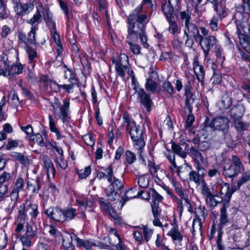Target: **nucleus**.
I'll use <instances>...</instances> for the list:
<instances>
[{
  "mask_svg": "<svg viewBox=\"0 0 250 250\" xmlns=\"http://www.w3.org/2000/svg\"><path fill=\"white\" fill-rule=\"evenodd\" d=\"M238 34H248L250 32V24L248 19L244 17L241 13L237 12L234 15Z\"/></svg>",
  "mask_w": 250,
  "mask_h": 250,
  "instance_id": "nucleus-12",
  "label": "nucleus"
},
{
  "mask_svg": "<svg viewBox=\"0 0 250 250\" xmlns=\"http://www.w3.org/2000/svg\"><path fill=\"white\" fill-rule=\"evenodd\" d=\"M171 149L174 154L176 153L183 158L186 157L187 153L182 150V147L179 145L174 143H172Z\"/></svg>",
  "mask_w": 250,
  "mask_h": 250,
  "instance_id": "nucleus-52",
  "label": "nucleus"
},
{
  "mask_svg": "<svg viewBox=\"0 0 250 250\" xmlns=\"http://www.w3.org/2000/svg\"><path fill=\"white\" fill-rule=\"evenodd\" d=\"M158 78V75L157 72L152 71L149 73L145 85L146 91L151 94H160L161 87L159 84L154 80Z\"/></svg>",
  "mask_w": 250,
  "mask_h": 250,
  "instance_id": "nucleus-11",
  "label": "nucleus"
},
{
  "mask_svg": "<svg viewBox=\"0 0 250 250\" xmlns=\"http://www.w3.org/2000/svg\"><path fill=\"white\" fill-rule=\"evenodd\" d=\"M216 188L217 190L222 195V197H220V198H223V199H224L226 201V203H228V205H229L231 195L234 190H233L232 189H230L229 184L224 182H222L220 185H218Z\"/></svg>",
  "mask_w": 250,
  "mask_h": 250,
  "instance_id": "nucleus-18",
  "label": "nucleus"
},
{
  "mask_svg": "<svg viewBox=\"0 0 250 250\" xmlns=\"http://www.w3.org/2000/svg\"><path fill=\"white\" fill-rule=\"evenodd\" d=\"M24 185V179L21 177H19L16 180L11 189L20 192L23 190Z\"/></svg>",
  "mask_w": 250,
  "mask_h": 250,
  "instance_id": "nucleus-46",
  "label": "nucleus"
},
{
  "mask_svg": "<svg viewBox=\"0 0 250 250\" xmlns=\"http://www.w3.org/2000/svg\"><path fill=\"white\" fill-rule=\"evenodd\" d=\"M205 175V174L192 170L188 173L189 181L194 182L197 185H200V184L205 181L204 177Z\"/></svg>",
  "mask_w": 250,
  "mask_h": 250,
  "instance_id": "nucleus-25",
  "label": "nucleus"
},
{
  "mask_svg": "<svg viewBox=\"0 0 250 250\" xmlns=\"http://www.w3.org/2000/svg\"><path fill=\"white\" fill-rule=\"evenodd\" d=\"M76 202L81 208H83L84 209H86L87 207H91L93 205L91 200L88 199L83 195L78 197L76 199Z\"/></svg>",
  "mask_w": 250,
  "mask_h": 250,
  "instance_id": "nucleus-32",
  "label": "nucleus"
},
{
  "mask_svg": "<svg viewBox=\"0 0 250 250\" xmlns=\"http://www.w3.org/2000/svg\"><path fill=\"white\" fill-rule=\"evenodd\" d=\"M48 119L49 126L51 131L55 133L57 140H61L62 138V136L61 135V132L56 126L55 121L54 118L51 115H49Z\"/></svg>",
  "mask_w": 250,
  "mask_h": 250,
  "instance_id": "nucleus-34",
  "label": "nucleus"
},
{
  "mask_svg": "<svg viewBox=\"0 0 250 250\" xmlns=\"http://www.w3.org/2000/svg\"><path fill=\"white\" fill-rule=\"evenodd\" d=\"M150 178L146 174L142 175L138 177L137 183L141 188H147L149 185Z\"/></svg>",
  "mask_w": 250,
  "mask_h": 250,
  "instance_id": "nucleus-42",
  "label": "nucleus"
},
{
  "mask_svg": "<svg viewBox=\"0 0 250 250\" xmlns=\"http://www.w3.org/2000/svg\"><path fill=\"white\" fill-rule=\"evenodd\" d=\"M213 5V9L222 20L227 15V9L226 6V0H207Z\"/></svg>",
  "mask_w": 250,
  "mask_h": 250,
  "instance_id": "nucleus-17",
  "label": "nucleus"
},
{
  "mask_svg": "<svg viewBox=\"0 0 250 250\" xmlns=\"http://www.w3.org/2000/svg\"><path fill=\"white\" fill-rule=\"evenodd\" d=\"M77 214L78 212L74 208L70 207L63 209V223L74 219Z\"/></svg>",
  "mask_w": 250,
  "mask_h": 250,
  "instance_id": "nucleus-27",
  "label": "nucleus"
},
{
  "mask_svg": "<svg viewBox=\"0 0 250 250\" xmlns=\"http://www.w3.org/2000/svg\"><path fill=\"white\" fill-rule=\"evenodd\" d=\"M136 228H139V227H136ZM139 228L142 229L144 239L146 242H148L152 236L153 230L145 226H143L141 228L139 227Z\"/></svg>",
  "mask_w": 250,
  "mask_h": 250,
  "instance_id": "nucleus-51",
  "label": "nucleus"
},
{
  "mask_svg": "<svg viewBox=\"0 0 250 250\" xmlns=\"http://www.w3.org/2000/svg\"><path fill=\"white\" fill-rule=\"evenodd\" d=\"M125 42L128 44L130 52L134 55H138L141 53V47L136 43V38H133L127 31Z\"/></svg>",
  "mask_w": 250,
  "mask_h": 250,
  "instance_id": "nucleus-19",
  "label": "nucleus"
},
{
  "mask_svg": "<svg viewBox=\"0 0 250 250\" xmlns=\"http://www.w3.org/2000/svg\"><path fill=\"white\" fill-rule=\"evenodd\" d=\"M213 51L215 55L216 61L218 63L222 65L225 60V56L221 46L219 44L215 46V48H214Z\"/></svg>",
  "mask_w": 250,
  "mask_h": 250,
  "instance_id": "nucleus-35",
  "label": "nucleus"
},
{
  "mask_svg": "<svg viewBox=\"0 0 250 250\" xmlns=\"http://www.w3.org/2000/svg\"><path fill=\"white\" fill-rule=\"evenodd\" d=\"M1 62L3 65H0V75H3L10 81H15L17 76L23 72L24 66L20 62L9 65L5 60Z\"/></svg>",
  "mask_w": 250,
  "mask_h": 250,
  "instance_id": "nucleus-7",
  "label": "nucleus"
},
{
  "mask_svg": "<svg viewBox=\"0 0 250 250\" xmlns=\"http://www.w3.org/2000/svg\"><path fill=\"white\" fill-rule=\"evenodd\" d=\"M135 188H130L128 190H127L125 192V197H122L121 200L120 201L119 204L121 205V208H122L124 205L125 204L127 201L128 200L135 198L136 196H138L139 197H141V198L148 200L150 199V196L151 195V190L152 189H150L149 190L147 191L146 190H141L140 191L138 192L137 193L133 196H128V194L131 192L133 191L134 190H135Z\"/></svg>",
  "mask_w": 250,
  "mask_h": 250,
  "instance_id": "nucleus-13",
  "label": "nucleus"
},
{
  "mask_svg": "<svg viewBox=\"0 0 250 250\" xmlns=\"http://www.w3.org/2000/svg\"><path fill=\"white\" fill-rule=\"evenodd\" d=\"M42 166L46 172L48 178H54L56 170L51 159L47 155H43L42 158Z\"/></svg>",
  "mask_w": 250,
  "mask_h": 250,
  "instance_id": "nucleus-21",
  "label": "nucleus"
},
{
  "mask_svg": "<svg viewBox=\"0 0 250 250\" xmlns=\"http://www.w3.org/2000/svg\"><path fill=\"white\" fill-rule=\"evenodd\" d=\"M26 184L27 190L31 191L34 194H37L41 188L42 181L39 177L35 179L28 178Z\"/></svg>",
  "mask_w": 250,
  "mask_h": 250,
  "instance_id": "nucleus-22",
  "label": "nucleus"
},
{
  "mask_svg": "<svg viewBox=\"0 0 250 250\" xmlns=\"http://www.w3.org/2000/svg\"><path fill=\"white\" fill-rule=\"evenodd\" d=\"M185 36H193L196 42L201 38V35L199 33V29L196 25L192 22L185 25L184 30Z\"/></svg>",
  "mask_w": 250,
  "mask_h": 250,
  "instance_id": "nucleus-20",
  "label": "nucleus"
},
{
  "mask_svg": "<svg viewBox=\"0 0 250 250\" xmlns=\"http://www.w3.org/2000/svg\"><path fill=\"white\" fill-rule=\"evenodd\" d=\"M44 214L53 221L63 223V209L58 207H50L44 211Z\"/></svg>",
  "mask_w": 250,
  "mask_h": 250,
  "instance_id": "nucleus-15",
  "label": "nucleus"
},
{
  "mask_svg": "<svg viewBox=\"0 0 250 250\" xmlns=\"http://www.w3.org/2000/svg\"><path fill=\"white\" fill-rule=\"evenodd\" d=\"M30 139L34 142H36L42 147L46 146L45 143L43 141L42 136L40 133L35 134V135H32V136L30 137Z\"/></svg>",
  "mask_w": 250,
  "mask_h": 250,
  "instance_id": "nucleus-61",
  "label": "nucleus"
},
{
  "mask_svg": "<svg viewBox=\"0 0 250 250\" xmlns=\"http://www.w3.org/2000/svg\"><path fill=\"white\" fill-rule=\"evenodd\" d=\"M98 245L97 243L91 240L81 239L78 240L77 246L83 247L87 250H90L93 246Z\"/></svg>",
  "mask_w": 250,
  "mask_h": 250,
  "instance_id": "nucleus-48",
  "label": "nucleus"
},
{
  "mask_svg": "<svg viewBox=\"0 0 250 250\" xmlns=\"http://www.w3.org/2000/svg\"><path fill=\"white\" fill-rule=\"evenodd\" d=\"M200 185L201 192L205 198H206L208 196H210V195L212 194L211 192L205 181L200 184Z\"/></svg>",
  "mask_w": 250,
  "mask_h": 250,
  "instance_id": "nucleus-63",
  "label": "nucleus"
},
{
  "mask_svg": "<svg viewBox=\"0 0 250 250\" xmlns=\"http://www.w3.org/2000/svg\"><path fill=\"white\" fill-rule=\"evenodd\" d=\"M108 182L110 185L105 189V193L108 199L110 201L119 199L124 188L123 181L121 179L116 177L113 172L110 180Z\"/></svg>",
  "mask_w": 250,
  "mask_h": 250,
  "instance_id": "nucleus-6",
  "label": "nucleus"
},
{
  "mask_svg": "<svg viewBox=\"0 0 250 250\" xmlns=\"http://www.w3.org/2000/svg\"><path fill=\"white\" fill-rule=\"evenodd\" d=\"M125 160L127 164L131 165L136 161V156L135 153L127 150L125 152Z\"/></svg>",
  "mask_w": 250,
  "mask_h": 250,
  "instance_id": "nucleus-57",
  "label": "nucleus"
},
{
  "mask_svg": "<svg viewBox=\"0 0 250 250\" xmlns=\"http://www.w3.org/2000/svg\"><path fill=\"white\" fill-rule=\"evenodd\" d=\"M102 208L104 209L106 212L112 208L110 203L105 199L103 197H100L97 200Z\"/></svg>",
  "mask_w": 250,
  "mask_h": 250,
  "instance_id": "nucleus-54",
  "label": "nucleus"
},
{
  "mask_svg": "<svg viewBox=\"0 0 250 250\" xmlns=\"http://www.w3.org/2000/svg\"><path fill=\"white\" fill-rule=\"evenodd\" d=\"M26 52L28 55L29 61L30 63H33L32 66L35 65V63L38 59V55L36 50L33 48L31 46H27L25 48Z\"/></svg>",
  "mask_w": 250,
  "mask_h": 250,
  "instance_id": "nucleus-31",
  "label": "nucleus"
},
{
  "mask_svg": "<svg viewBox=\"0 0 250 250\" xmlns=\"http://www.w3.org/2000/svg\"><path fill=\"white\" fill-rule=\"evenodd\" d=\"M245 111V108L243 106L238 105L233 106L230 110V116L233 119L242 118Z\"/></svg>",
  "mask_w": 250,
  "mask_h": 250,
  "instance_id": "nucleus-29",
  "label": "nucleus"
},
{
  "mask_svg": "<svg viewBox=\"0 0 250 250\" xmlns=\"http://www.w3.org/2000/svg\"><path fill=\"white\" fill-rule=\"evenodd\" d=\"M121 118V117L119 120ZM121 126L125 127L129 134L134 147L146 145L143 132L140 129V126L136 124L127 112H124L122 116Z\"/></svg>",
  "mask_w": 250,
  "mask_h": 250,
  "instance_id": "nucleus-3",
  "label": "nucleus"
},
{
  "mask_svg": "<svg viewBox=\"0 0 250 250\" xmlns=\"http://www.w3.org/2000/svg\"><path fill=\"white\" fill-rule=\"evenodd\" d=\"M113 172V168L112 164H110L105 169V172H99L97 174V177L101 180L106 177L107 181H109L111 179L112 173Z\"/></svg>",
  "mask_w": 250,
  "mask_h": 250,
  "instance_id": "nucleus-36",
  "label": "nucleus"
},
{
  "mask_svg": "<svg viewBox=\"0 0 250 250\" xmlns=\"http://www.w3.org/2000/svg\"><path fill=\"white\" fill-rule=\"evenodd\" d=\"M91 171V169L90 166H88L83 169L77 170V173L78 174L79 178L85 179L90 174Z\"/></svg>",
  "mask_w": 250,
  "mask_h": 250,
  "instance_id": "nucleus-58",
  "label": "nucleus"
},
{
  "mask_svg": "<svg viewBox=\"0 0 250 250\" xmlns=\"http://www.w3.org/2000/svg\"><path fill=\"white\" fill-rule=\"evenodd\" d=\"M229 205L228 203H225L223 204L222 208L220 209V227L223 228L227 225L229 222L228 214L227 212V208L229 207Z\"/></svg>",
  "mask_w": 250,
  "mask_h": 250,
  "instance_id": "nucleus-30",
  "label": "nucleus"
},
{
  "mask_svg": "<svg viewBox=\"0 0 250 250\" xmlns=\"http://www.w3.org/2000/svg\"><path fill=\"white\" fill-rule=\"evenodd\" d=\"M162 88L165 92H167L171 97L174 94V88L170 82H164L162 84Z\"/></svg>",
  "mask_w": 250,
  "mask_h": 250,
  "instance_id": "nucleus-50",
  "label": "nucleus"
},
{
  "mask_svg": "<svg viewBox=\"0 0 250 250\" xmlns=\"http://www.w3.org/2000/svg\"><path fill=\"white\" fill-rule=\"evenodd\" d=\"M38 28L37 25H33L31 27L30 32L28 33L27 37V40L29 43L30 46L31 45H36V32L38 30Z\"/></svg>",
  "mask_w": 250,
  "mask_h": 250,
  "instance_id": "nucleus-43",
  "label": "nucleus"
},
{
  "mask_svg": "<svg viewBox=\"0 0 250 250\" xmlns=\"http://www.w3.org/2000/svg\"><path fill=\"white\" fill-rule=\"evenodd\" d=\"M64 78L65 79H68L70 83H77V79L73 70L68 68L65 65H64Z\"/></svg>",
  "mask_w": 250,
  "mask_h": 250,
  "instance_id": "nucleus-40",
  "label": "nucleus"
},
{
  "mask_svg": "<svg viewBox=\"0 0 250 250\" xmlns=\"http://www.w3.org/2000/svg\"><path fill=\"white\" fill-rule=\"evenodd\" d=\"M141 6L135 8L128 16L126 20L127 24V31L133 37L139 39L144 48H148L147 37L146 34V25L148 21L147 14H141Z\"/></svg>",
  "mask_w": 250,
  "mask_h": 250,
  "instance_id": "nucleus-1",
  "label": "nucleus"
},
{
  "mask_svg": "<svg viewBox=\"0 0 250 250\" xmlns=\"http://www.w3.org/2000/svg\"><path fill=\"white\" fill-rule=\"evenodd\" d=\"M13 4V7L16 15L18 17H22L24 14H28L34 8L32 3L22 4L20 0H11Z\"/></svg>",
  "mask_w": 250,
  "mask_h": 250,
  "instance_id": "nucleus-14",
  "label": "nucleus"
},
{
  "mask_svg": "<svg viewBox=\"0 0 250 250\" xmlns=\"http://www.w3.org/2000/svg\"><path fill=\"white\" fill-rule=\"evenodd\" d=\"M83 139L87 146L92 147L93 150L94 148L95 140L93 138L92 135L90 133H87L83 136Z\"/></svg>",
  "mask_w": 250,
  "mask_h": 250,
  "instance_id": "nucleus-60",
  "label": "nucleus"
},
{
  "mask_svg": "<svg viewBox=\"0 0 250 250\" xmlns=\"http://www.w3.org/2000/svg\"><path fill=\"white\" fill-rule=\"evenodd\" d=\"M208 175L210 178L219 175L220 171L218 165H213L209 168L208 171Z\"/></svg>",
  "mask_w": 250,
  "mask_h": 250,
  "instance_id": "nucleus-64",
  "label": "nucleus"
},
{
  "mask_svg": "<svg viewBox=\"0 0 250 250\" xmlns=\"http://www.w3.org/2000/svg\"><path fill=\"white\" fill-rule=\"evenodd\" d=\"M197 42H199L201 48L203 50L205 58L208 56L209 50L213 48V46L214 48H215V46L219 45L217 43V39L214 36H208L205 37L201 36L199 40H197Z\"/></svg>",
  "mask_w": 250,
  "mask_h": 250,
  "instance_id": "nucleus-10",
  "label": "nucleus"
},
{
  "mask_svg": "<svg viewBox=\"0 0 250 250\" xmlns=\"http://www.w3.org/2000/svg\"><path fill=\"white\" fill-rule=\"evenodd\" d=\"M112 62L115 64L116 76L124 79L126 72L129 75L132 70L129 65L128 58L125 54H121L118 58H112Z\"/></svg>",
  "mask_w": 250,
  "mask_h": 250,
  "instance_id": "nucleus-8",
  "label": "nucleus"
},
{
  "mask_svg": "<svg viewBox=\"0 0 250 250\" xmlns=\"http://www.w3.org/2000/svg\"><path fill=\"white\" fill-rule=\"evenodd\" d=\"M239 173L231 165H226L224 167L223 174L226 177L232 178L236 176Z\"/></svg>",
  "mask_w": 250,
  "mask_h": 250,
  "instance_id": "nucleus-37",
  "label": "nucleus"
},
{
  "mask_svg": "<svg viewBox=\"0 0 250 250\" xmlns=\"http://www.w3.org/2000/svg\"><path fill=\"white\" fill-rule=\"evenodd\" d=\"M52 107V112L56 119L61 120L63 123H65L70 119V102L64 99L62 104L59 99L54 98V101L50 103Z\"/></svg>",
  "mask_w": 250,
  "mask_h": 250,
  "instance_id": "nucleus-5",
  "label": "nucleus"
},
{
  "mask_svg": "<svg viewBox=\"0 0 250 250\" xmlns=\"http://www.w3.org/2000/svg\"><path fill=\"white\" fill-rule=\"evenodd\" d=\"M233 123L235 127L238 131L246 130L249 126L248 123L243 122L242 118L233 119Z\"/></svg>",
  "mask_w": 250,
  "mask_h": 250,
  "instance_id": "nucleus-44",
  "label": "nucleus"
},
{
  "mask_svg": "<svg viewBox=\"0 0 250 250\" xmlns=\"http://www.w3.org/2000/svg\"><path fill=\"white\" fill-rule=\"evenodd\" d=\"M21 207H23L26 212H28L30 216V220L32 223H35L37 217L39 214L38 205L33 202L26 200L24 202L21 204Z\"/></svg>",
  "mask_w": 250,
  "mask_h": 250,
  "instance_id": "nucleus-16",
  "label": "nucleus"
},
{
  "mask_svg": "<svg viewBox=\"0 0 250 250\" xmlns=\"http://www.w3.org/2000/svg\"><path fill=\"white\" fill-rule=\"evenodd\" d=\"M216 197L219 198V200H217L215 197L212 194H211L210 196L206 198V200L207 204L212 207L216 206L219 203H220L222 201L223 198H220V197L218 196H216Z\"/></svg>",
  "mask_w": 250,
  "mask_h": 250,
  "instance_id": "nucleus-49",
  "label": "nucleus"
},
{
  "mask_svg": "<svg viewBox=\"0 0 250 250\" xmlns=\"http://www.w3.org/2000/svg\"><path fill=\"white\" fill-rule=\"evenodd\" d=\"M18 39L19 43L23 44L25 45V48L27 46H30L27 40V37L24 33L19 31L18 34Z\"/></svg>",
  "mask_w": 250,
  "mask_h": 250,
  "instance_id": "nucleus-62",
  "label": "nucleus"
},
{
  "mask_svg": "<svg viewBox=\"0 0 250 250\" xmlns=\"http://www.w3.org/2000/svg\"><path fill=\"white\" fill-rule=\"evenodd\" d=\"M185 98V108L187 109L189 113H191L192 111V105L194 103L196 96L190 91L184 92Z\"/></svg>",
  "mask_w": 250,
  "mask_h": 250,
  "instance_id": "nucleus-26",
  "label": "nucleus"
},
{
  "mask_svg": "<svg viewBox=\"0 0 250 250\" xmlns=\"http://www.w3.org/2000/svg\"><path fill=\"white\" fill-rule=\"evenodd\" d=\"M179 15L180 20L182 21V22H184L185 25L190 22V21L191 20V12L189 10L188 8H187L186 10L183 11H179L177 15Z\"/></svg>",
  "mask_w": 250,
  "mask_h": 250,
  "instance_id": "nucleus-38",
  "label": "nucleus"
},
{
  "mask_svg": "<svg viewBox=\"0 0 250 250\" xmlns=\"http://www.w3.org/2000/svg\"><path fill=\"white\" fill-rule=\"evenodd\" d=\"M167 235L170 236L173 240L178 241L180 242L183 240V236L178 230V227L175 225L167 233Z\"/></svg>",
  "mask_w": 250,
  "mask_h": 250,
  "instance_id": "nucleus-33",
  "label": "nucleus"
},
{
  "mask_svg": "<svg viewBox=\"0 0 250 250\" xmlns=\"http://www.w3.org/2000/svg\"><path fill=\"white\" fill-rule=\"evenodd\" d=\"M229 119L225 116H217L212 119L211 121L207 118L205 124L206 127H209L213 130L220 131L224 134V139L226 144H229L232 141V138L228 133L229 128Z\"/></svg>",
  "mask_w": 250,
  "mask_h": 250,
  "instance_id": "nucleus-4",
  "label": "nucleus"
},
{
  "mask_svg": "<svg viewBox=\"0 0 250 250\" xmlns=\"http://www.w3.org/2000/svg\"><path fill=\"white\" fill-rule=\"evenodd\" d=\"M232 104V98L228 92H226L222 96L220 101L217 103L218 106L220 109H225L229 108Z\"/></svg>",
  "mask_w": 250,
  "mask_h": 250,
  "instance_id": "nucleus-24",
  "label": "nucleus"
},
{
  "mask_svg": "<svg viewBox=\"0 0 250 250\" xmlns=\"http://www.w3.org/2000/svg\"><path fill=\"white\" fill-rule=\"evenodd\" d=\"M5 98H3L0 100V122L4 121L7 118V115L5 112Z\"/></svg>",
  "mask_w": 250,
  "mask_h": 250,
  "instance_id": "nucleus-56",
  "label": "nucleus"
},
{
  "mask_svg": "<svg viewBox=\"0 0 250 250\" xmlns=\"http://www.w3.org/2000/svg\"><path fill=\"white\" fill-rule=\"evenodd\" d=\"M232 164L231 165L239 173H240L244 170L243 165L240 158L237 156L232 155Z\"/></svg>",
  "mask_w": 250,
  "mask_h": 250,
  "instance_id": "nucleus-45",
  "label": "nucleus"
},
{
  "mask_svg": "<svg viewBox=\"0 0 250 250\" xmlns=\"http://www.w3.org/2000/svg\"><path fill=\"white\" fill-rule=\"evenodd\" d=\"M161 9L168 23V31L173 35H175L178 32L179 29L174 15L177 17V14L181 9V1L161 0Z\"/></svg>",
  "mask_w": 250,
  "mask_h": 250,
  "instance_id": "nucleus-2",
  "label": "nucleus"
},
{
  "mask_svg": "<svg viewBox=\"0 0 250 250\" xmlns=\"http://www.w3.org/2000/svg\"><path fill=\"white\" fill-rule=\"evenodd\" d=\"M169 169L172 172H174L175 169H176L177 173L181 178H183L185 176L184 174L185 170L187 169L188 171V167H184L182 166L177 167L175 162H173V163H170V165L169 166Z\"/></svg>",
  "mask_w": 250,
  "mask_h": 250,
  "instance_id": "nucleus-39",
  "label": "nucleus"
},
{
  "mask_svg": "<svg viewBox=\"0 0 250 250\" xmlns=\"http://www.w3.org/2000/svg\"><path fill=\"white\" fill-rule=\"evenodd\" d=\"M193 213L196 217V220H198L201 221V218L204 219L205 218V208H202L201 206L195 208Z\"/></svg>",
  "mask_w": 250,
  "mask_h": 250,
  "instance_id": "nucleus-55",
  "label": "nucleus"
},
{
  "mask_svg": "<svg viewBox=\"0 0 250 250\" xmlns=\"http://www.w3.org/2000/svg\"><path fill=\"white\" fill-rule=\"evenodd\" d=\"M108 235L109 242H116L117 243L120 242L121 241V238L115 229L109 228L108 229Z\"/></svg>",
  "mask_w": 250,
  "mask_h": 250,
  "instance_id": "nucleus-41",
  "label": "nucleus"
},
{
  "mask_svg": "<svg viewBox=\"0 0 250 250\" xmlns=\"http://www.w3.org/2000/svg\"><path fill=\"white\" fill-rule=\"evenodd\" d=\"M150 94L147 93L143 88L137 89L134 92L138 102L144 106L148 113L151 111L153 105V102Z\"/></svg>",
  "mask_w": 250,
  "mask_h": 250,
  "instance_id": "nucleus-9",
  "label": "nucleus"
},
{
  "mask_svg": "<svg viewBox=\"0 0 250 250\" xmlns=\"http://www.w3.org/2000/svg\"><path fill=\"white\" fill-rule=\"evenodd\" d=\"M250 181V171H248L244 173L241 178L238 180L237 186L240 188L242 185Z\"/></svg>",
  "mask_w": 250,
  "mask_h": 250,
  "instance_id": "nucleus-59",
  "label": "nucleus"
},
{
  "mask_svg": "<svg viewBox=\"0 0 250 250\" xmlns=\"http://www.w3.org/2000/svg\"><path fill=\"white\" fill-rule=\"evenodd\" d=\"M98 6L99 10L102 12L103 14H105L106 20L108 21V15L107 14V3L106 0H98Z\"/></svg>",
  "mask_w": 250,
  "mask_h": 250,
  "instance_id": "nucleus-53",
  "label": "nucleus"
},
{
  "mask_svg": "<svg viewBox=\"0 0 250 250\" xmlns=\"http://www.w3.org/2000/svg\"><path fill=\"white\" fill-rule=\"evenodd\" d=\"M11 156L15 160L20 162L24 167H27L29 164V158L22 153L12 152Z\"/></svg>",
  "mask_w": 250,
  "mask_h": 250,
  "instance_id": "nucleus-28",
  "label": "nucleus"
},
{
  "mask_svg": "<svg viewBox=\"0 0 250 250\" xmlns=\"http://www.w3.org/2000/svg\"><path fill=\"white\" fill-rule=\"evenodd\" d=\"M193 69L197 80L199 82H203L204 80L205 72L203 66L199 63L197 57H195L193 59Z\"/></svg>",
  "mask_w": 250,
  "mask_h": 250,
  "instance_id": "nucleus-23",
  "label": "nucleus"
},
{
  "mask_svg": "<svg viewBox=\"0 0 250 250\" xmlns=\"http://www.w3.org/2000/svg\"><path fill=\"white\" fill-rule=\"evenodd\" d=\"M27 220L28 216L24 208L21 207V204L18 210V213L16 221V222H22L25 223V221H27Z\"/></svg>",
  "mask_w": 250,
  "mask_h": 250,
  "instance_id": "nucleus-47",
  "label": "nucleus"
}]
</instances>
